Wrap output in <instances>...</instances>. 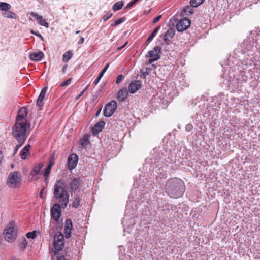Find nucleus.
I'll use <instances>...</instances> for the list:
<instances>
[{
  "label": "nucleus",
  "instance_id": "obj_19",
  "mask_svg": "<svg viewBox=\"0 0 260 260\" xmlns=\"http://www.w3.org/2000/svg\"><path fill=\"white\" fill-rule=\"evenodd\" d=\"M47 90V87H45L43 88V89L41 90L40 95L38 98L37 104L39 106H42L43 103V100L45 98V94L46 93V91Z\"/></svg>",
  "mask_w": 260,
  "mask_h": 260
},
{
  "label": "nucleus",
  "instance_id": "obj_48",
  "mask_svg": "<svg viewBox=\"0 0 260 260\" xmlns=\"http://www.w3.org/2000/svg\"><path fill=\"white\" fill-rule=\"evenodd\" d=\"M57 260H69L68 258H66L63 255H60L59 256H57Z\"/></svg>",
  "mask_w": 260,
  "mask_h": 260
},
{
  "label": "nucleus",
  "instance_id": "obj_15",
  "mask_svg": "<svg viewBox=\"0 0 260 260\" xmlns=\"http://www.w3.org/2000/svg\"><path fill=\"white\" fill-rule=\"evenodd\" d=\"M30 15L34 17L37 22L41 25L44 26L46 28L49 27V23L46 22L45 19H44L43 17L41 16H39L36 13L31 12L30 13Z\"/></svg>",
  "mask_w": 260,
  "mask_h": 260
},
{
  "label": "nucleus",
  "instance_id": "obj_12",
  "mask_svg": "<svg viewBox=\"0 0 260 260\" xmlns=\"http://www.w3.org/2000/svg\"><path fill=\"white\" fill-rule=\"evenodd\" d=\"M43 165L42 164H37L34 167L30 173L31 181H37L39 179V176L41 174L40 171Z\"/></svg>",
  "mask_w": 260,
  "mask_h": 260
},
{
  "label": "nucleus",
  "instance_id": "obj_31",
  "mask_svg": "<svg viewBox=\"0 0 260 260\" xmlns=\"http://www.w3.org/2000/svg\"><path fill=\"white\" fill-rule=\"evenodd\" d=\"M81 144L83 146H86L88 145V139L87 138V137L84 136L83 138V139H82L81 140Z\"/></svg>",
  "mask_w": 260,
  "mask_h": 260
},
{
  "label": "nucleus",
  "instance_id": "obj_62",
  "mask_svg": "<svg viewBox=\"0 0 260 260\" xmlns=\"http://www.w3.org/2000/svg\"><path fill=\"white\" fill-rule=\"evenodd\" d=\"M80 31L79 30H77V31H76V34H79V33H80Z\"/></svg>",
  "mask_w": 260,
  "mask_h": 260
},
{
  "label": "nucleus",
  "instance_id": "obj_29",
  "mask_svg": "<svg viewBox=\"0 0 260 260\" xmlns=\"http://www.w3.org/2000/svg\"><path fill=\"white\" fill-rule=\"evenodd\" d=\"M205 0H191L190 5L193 7H197L202 4Z\"/></svg>",
  "mask_w": 260,
  "mask_h": 260
},
{
  "label": "nucleus",
  "instance_id": "obj_54",
  "mask_svg": "<svg viewBox=\"0 0 260 260\" xmlns=\"http://www.w3.org/2000/svg\"><path fill=\"white\" fill-rule=\"evenodd\" d=\"M84 38L82 37H80V38L79 40L78 41V43L79 44H81L84 42Z\"/></svg>",
  "mask_w": 260,
  "mask_h": 260
},
{
  "label": "nucleus",
  "instance_id": "obj_26",
  "mask_svg": "<svg viewBox=\"0 0 260 260\" xmlns=\"http://www.w3.org/2000/svg\"><path fill=\"white\" fill-rule=\"evenodd\" d=\"M124 2L123 1H120L116 2L113 6V10L114 11H117L120 10L124 5Z\"/></svg>",
  "mask_w": 260,
  "mask_h": 260
},
{
  "label": "nucleus",
  "instance_id": "obj_1",
  "mask_svg": "<svg viewBox=\"0 0 260 260\" xmlns=\"http://www.w3.org/2000/svg\"><path fill=\"white\" fill-rule=\"evenodd\" d=\"M30 123L27 120L16 121L12 129V135L18 143L24 144L29 134Z\"/></svg>",
  "mask_w": 260,
  "mask_h": 260
},
{
  "label": "nucleus",
  "instance_id": "obj_30",
  "mask_svg": "<svg viewBox=\"0 0 260 260\" xmlns=\"http://www.w3.org/2000/svg\"><path fill=\"white\" fill-rule=\"evenodd\" d=\"M51 168H52L50 167V166H47V168L45 169V170L44 171L43 175H44V177H46V178L45 179V181L47 180L46 177L49 175V174L50 173V171H51Z\"/></svg>",
  "mask_w": 260,
  "mask_h": 260
},
{
  "label": "nucleus",
  "instance_id": "obj_47",
  "mask_svg": "<svg viewBox=\"0 0 260 260\" xmlns=\"http://www.w3.org/2000/svg\"><path fill=\"white\" fill-rule=\"evenodd\" d=\"M45 190V188H43L40 191L39 196H40V197L42 199H43L44 198L43 194L44 193Z\"/></svg>",
  "mask_w": 260,
  "mask_h": 260
},
{
  "label": "nucleus",
  "instance_id": "obj_20",
  "mask_svg": "<svg viewBox=\"0 0 260 260\" xmlns=\"http://www.w3.org/2000/svg\"><path fill=\"white\" fill-rule=\"evenodd\" d=\"M44 56V53L42 51L32 52L30 54V58L34 61L40 60Z\"/></svg>",
  "mask_w": 260,
  "mask_h": 260
},
{
  "label": "nucleus",
  "instance_id": "obj_6",
  "mask_svg": "<svg viewBox=\"0 0 260 260\" xmlns=\"http://www.w3.org/2000/svg\"><path fill=\"white\" fill-rule=\"evenodd\" d=\"M21 181V176L19 172L15 171L11 173L7 180L8 185L12 188H15Z\"/></svg>",
  "mask_w": 260,
  "mask_h": 260
},
{
  "label": "nucleus",
  "instance_id": "obj_43",
  "mask_svg": "<svg viewBox=\"0 0 260 260\" xmlns=\"http://www.w3.org/2000/svg\"><path fill=\"white\" fill-rule=\"evenodd\" d=\"M112 15V13H111L110 14H107L105 15L103 18V20L104 21H107L108 19H109L111 17Z\"/></svg>",
  "mask_w": 260,
  "mask_h": 260
},
{
  "label": "nucleus",
  "instance_id": "obj_52",
  "mask_svg": "<svg viewBox=\"0 0 260 260\" xmlns=\"http://www.w3.org/2000/svg\"><path fill=\"white\" fill-rule=\"evenodd\" d=\"M160 26H157V27L154 29V30L153 31V32L155 35H156V34L157 33V32L158 31V30L160 29Z\"/></svg>",
  "mask_w": 260,
  "mask_h": 260
},
{
  "label": "nucleus",
  "instance_id": "obj_22",
  "mask_svg": "<svg viewBox=\"0 0 260 260\" xmlns=\"http://www.w3.org/2000/svg\"><path fill=\"white\" fill-rule=\"evenodd\" d=\"M175 30L172 28H170L165 33L164 39L167 42L168 41H170L174 36Z\"/></svg>",
  "mask_w": 260,
  "mask_h": 260
},
{
  "label": "nucleus",
  "instance_id": "obj_18",
  "mask_svg": "<svg viewBox=\"0 0 260 260\" xmlns=\"http://www.w3.org/2000/svg\"><path fill=\"white\" fill-rule=\"evenodd\" d=\"M128 90L126 88H123L120 89L117 96V99L119 102L123 101L125 100L128 94Z\"/></svg>",
  "mask_w": 260,
  "mask_h": 260
},
{
  "label": "nucleus",
  "instance_id": "obj_38",
  "mask_svg": "<svg viewBox=\"0 0 260 260\" xmlns=\"http://www.w3.org/2000/svg\"><path fill=\"white\" fill-rule=\"evenodd\" d=\"M155 36L156 35L153 32H152L147 38L146 42H150L152 40V39L155 37Z\"/></svg>",
  "mask_w": 260,
  "mask_h": 260
},
{
  "label": "nucleus",
  "instance_id": "obj_34",
  "mask_svg": "<svg viewBox=\"0 0 260 260\" xmlns=\"http://www.w3.org/2000/svg\"><path fill=\"white\" fill-rule=\"evenodd\" d=\"M72 223L71 220L68 219L66 221V225H65V229H69L70 230H72Z\"/></svg>",
  "mask_w": 260,
  "mask_h": 260
},
{
  "label": "nucleus",
  "instance_id": "obj_59",
  "mask_svg": "<svg viewBox=\"0 0 260 260\" xmlns=\"http://www.w3.org/2000/svg\"><path fill=\"white\" fill-rule=\"evenodd\" d=\"M88 87H89V85H88L87 86H86V87L85 88V89H84V90H83V91L84 92H85V91H86V90H87V89H88Z\"/></svg>",
  "mask_w": 260,
  "mask_h": 260
},
{
  "label": "nucleus",
  "instance_id": "obj_53",
  "mask_svg": "<svg viewBox=\"0 0 260 260\" xmlns=\"http://www.w3.org/2000/svg\"><path fill=\"white\" fill-rule=\"evenodd\" d=\"M192 129V126L191 124H188L186 126V129L189 131Z\"/></svg>",
  "mask_w": 260,
  "mask_h": 260
},
{
  "label": "nucleus",
  "instance_id": "obj_56",
  "mask_svg": "<svg viewBox=\"0 0 260 260\" xmlns=\"http://www.w3.org/2000/svg\"><path fill=\"white\" fill-rule=\"evenodd\" d=\"M148 74H149V71H148V69H146V71L143 73V75H144V77H145L146 75H148Z\"/></svg>",
  "mask_w": 260,
  "mask_h": 260
},
{
  "label": "nucleus",
  "instance_id": "obj_41",
  "mask_svg": "<svg viewBox=\"0 0 260 260\" xmlns=\"http://www.w3.org/2000/svg\"><path fill=\"white\" fill-rule=\"evenodd\" d=\"M18 144L17 145L15 148L14 151V155H15L19 150V149L22 146L23 144H21V143H18Z\"/></svg>",
  "mask_w": 260,
  "mask_h": 260
},
{
  "label": "nucleus",
  "instance_id": "obj_16",
  "mask_svg": "<svg viewBox=\"0 0 260 260\" xmlns=\"http://www.w3.org/2000/svg\"><path fill=\"white\" fill-rule=\"evenodd\" d=\"M26 108L25 107L21 108L18 112V115L16 117V121H25V120H23V119L26 116Z\"/></svg>",
  "mask_w": 260,
  "mask_h": 260
},
{
  "label": "nucleus",
  "instance_id": "obj_44",
  "mask_svg": "<svg viewBox=\"0 0 260 260\" xmlns=\"http://www.w3.org/2000/svg\"><path fill=\"white\" fill-rule=\"evenodd\" d=\"M109 64L108 63L107 64L105 67L103 68V69L102 70V71L101 72V74H102V75H104V73H105V72L107 71V70L108 69V67H109Z\"/></svg>",
  "mask_w": 260,
  "mask_h": 260
},
{
  "label": "nucleus",
  "instance_id": "obj_57",
  "mask_svg": "<svg viewBox=\"0 0 260 260\" xmlns=\"http://www.w3.org/2000/svg\"><path fill=\"white\" fill-rule=\"evenodd\" d=\"M2 159H3V154H2V152L0 151V162H1Z\"/></svg>",
  "mask_w": 260,
  "mask_h": 260
},
{
  "label": "nucleus",
  "instance_id": "obj_58",
  "mask_svg": "<svg viewBox=\"0 0 260 260\" xmlns=\"http://www.w3.org/2000/svg\"><path fill=\"white\" fill-rule=\"evenodd\" d=\"M66 69H67V66H66L63 67L62 70L64 73L66 72Z\"/></svg>",
  "mask_w": 260,
  "mask_h": 260
},
{
  "label": "nucleus",
  "instance_id": "obj_28",
  "mask_svg": "<svg viewBox=\"0 0 260 260\" xmlns=\"http://www.w3.org/2000/svg\"><path fill=\"white\" fill-rule=\"evenodd\" d=\"M73 56L72 53L70 51L66 52L62 56V60L64 62H68Z\"/></svg>",
  "mask_w": 260,
  "mask_h": 260
},
{
  "label": "nucleus",
  "instance_id": "obj_27",
  "mask_svg": "<svg viewBox=\"0 0 260 260\" xmlns=\"http://www.w3.org/2000/svg\"><path fill=\"white\" fill-rule=\"evenodd\" d=\"M80 201V197L79 196H76L72 203L73 207L77 208L79 206Z\"/></svg>",
  "mask_w": 260,
  "mask_h": 260
},
{
  "label": "nucleus",
  "instance_id": "obj_32",
  "mask_svg": "<svg viewBox=\"0 0 260 260\" xmlns=\"http://www.w3.org/2000/svg\"><path fill=\"white\" fill-rule=\"evenodd\" d=\"M124 20L125 19L124 18L118 19L117 20H116L114 23L111 24V26H117L122 23L124 21Z\"/></svg>",
  "mask_w": 260,
  "mask_h": 260
},
{
  "label": "nucleus",
  "instance_id": "obj_10",
  "mask_svg": "<svg viewBox=\"0 0 260 260\" xmlns=\"http://www.w3.org/2000/svg\"><path fill=\"white\" fill-rule=\"evenodd\" d=\"M160 50L161 49L159 47L155 46L152 50L149 52V56L150 58L148 61V64H151L160 58Z\"/></svg>",
  "mask_w": 260,
  "mask_h": 260
},
{
  "label": "nucleus",
  "instance_id": "obj_13",
  "mask_svg": "<svg viewBox=\"0 0 260 260\" xmlns=\"http://www.w3.org/2000/svg\"><path fill=\"white\" fill-rule=\"evenodd\" d=\"M142 87V82L140 80L132 81L128 86V91L131 94L136 93Z\"/></svg>",
  "mask_w": 260,
  "mask_h": 260
},
{
  "label": "nucleus",
  "instance_id": "obj_3",
  "mask_svg": "<svg viewBox=\"0 0 260 260\" xmlns=\"http://www.w3.org/2000/svg\"><path fill=\"white\" fill-rule=\"evenodd\" d=\"M54 196L56 201L65 208L69 202V194L66 190L64 182L62 180L57 181L54 185Z\"/></svg>",
  "mask_w": 260,
  "mask_h": 260
},
{
  "label": "nucleus",
  "instance_id": "obj_39",
  "mask_svg": "<svg viewBox=\"0 0 260 260\" xmlns=\"http://www.w3.org/2000/svg\"><path fill=\"white\" fill-rule=\"evenodd\" d=\"M138 0H133L130 2L125 7V9H128L130 7H131L133 5H134L135 4H136Z\"/></svg>",
  "mask_w": 260,
  "mask_h": 260
},
{
  "label": "nucleus",
  "instance_id": "obj_51",
  "mask_svg": "<svg viewBox=\"0 0 260 260\" xmlns=\"http://www.w3.org/2000/svg\"><path fill=\"white\" fill-rule=\"evenodd\" d=\"M160 26H157V27L154 29V30L153 31V32L155 35H156V34L157 33V32L158 31V30L160 29Z\"/></svg>",
  "mask_w": 260,
  "mask_h": 260
},
{
  "label": "nucleus",
  "instance_id": "obj_46",
  "mask_svg": "<svg viewBox=\"0 0 260 260\" xmlns=\"http://www.w3.org/2000/svg\"><path fill=\"white\" fill-rule=\"evenodd\" d=\"M127 43H128V42H127V41H126V42L124 43V44H123V45H122V46H120V47H118V48H117V50L118 51H120V50H121L123 48H124V47H125V46L127 44Z\"/></svg>",
  "mask_w": 260,
  "mask_h": 260
},
{
  "label": "nucleus",
  "instance_id": "obj_2",
  "mask_svg": "<svg viewBox=\"0 0 260 260\" xmlns=\"http://www.w3.org/2000/svg\"><path fill=\"white\" fill-rule=\"evenodd\" d=\"M165 189L167 193L172 198L181 197L185 191L183 182L177 178L169 180L166 184Z\"/></svg>",
  "mask_w": 260,
  "mask_h": 260
},
{
  "label": "nucleus",
  "instance_id": "obj_14",
  "mask_svg": "<svg viewBox=\"0 0 260 260\" xmlns=\"http://www.w3.org/2000/svg\"><path fill=\"white\" fill-rule=\"evenodd\" d=\"M78 157L76 154H72L68 159V163L70 170L74 169L77 164Z\"/></svg>",
  "mask_w": 260,
  "mask_h": 260
},
{
  "label": "nucleus",
  "instance_id": "obj_25",
  "mask_svg": "<svg viewBox=\"0 0 260 260\" xmlns=\"http://www.w3.org/2000/svg\"><path fill=\"white\" fill-rule=\"evenodd\" d=\"M11 8V6L5 2H0V10L5 12L6 10H10Z\"/></svg>",
  "mask_w": 260,
  "mask_h": 260
},
{
  "label": "nucleus",
  "instance_id": "obj_55",
  "mask_svg": "<svg viewBox=\"0 0 260 260\" xmlns=\"http://www.w3.org/2000/svg\"><path fill=\"white\" fill-rule=\"evenodd\" d=\"M84 92L82 90L80 93L76 98V100H78L79 99L83 94H84Z\"/></svg>",
  "mask_w": 260,
  "mask_h": 260
},
{
  "label": "nucleus",
  "instance_id": "obj_50",
  "mask_svg": "<svg viewBox=\"0 0 260 260\" xmlns=\"http://www.w3.org/2000/svg\"><path fill=\"white\" fill-rule=\"evenodd\" d=\"M101 110H102V107H100V108H99L98 109V110L96 111L95 114V117H97L100 114L101 112Z\"/></svg>",
  "mask_w": 260,
  "mask_h": 260
},
{
  "label": "nucleus",
  "instance_id": "obj_4",
  "mask_svg": "<svg viewBox=\"0 0 260 260\" xmlns=\"http://www.w3.org/2000/svg\"><path fill=\"white\" fill-rule=\"evenodd\" d=\"M4 234L5 239L9 242H12L16 239L17 228L14 221H10L6 226Z\"/></svg>",
  "mask_w": 260,
  "mask_h": 260
},
{
  "label": "nucleus",
  "instance_id": "obj_9",
  "mask_svg": "<svg viewBox=\"0 0 260 260\" xmlns=\"http://www.w3.org/2000/svg\"><path fill=\"white\" fill-rule=\"evenodd\" d=\"M117 107V102L114 101H111L108 103L105 106L104 110V115L106 117H109L115 111Z\"/></svg>",
  "mask_w": 260,
  "mask_h": 260
},
{
  "label": "nucleus",
  "instance_id": "obj_42",
  "mask_svg": "<svg viewBox=\"0 0 260 260\" xmlns=\"http://www.w3.org/2000/svg\"><path fill=\"white\" fill-rule=\"evenodd\" d=\"M30 33L32 34H34L37 36H38L39 37H40L41 39V40H43V36L40 33L35 31L33 29H31L30 30Z\"/></svg>",
  "mask_w": 260,
  "mask_h": 260
},
{
  "label": "nucleus",
  "instance_id": "obj_23",
  "mask_svg": "<svg viewBox=\"0 0 260 260\" xmlns=\"http://www.w3.org/2000/svg\"><path fill=\"white\" fill-rule=\"evenodd\" d=\"M2 15L4 17L7 18H12V19H16V16L15 13L14 12L9 11V10H6L5 12H4L2 13Z\"/></svg>",
  "mask_w": 260,
  "mask_h": 260
},
{
  "label": "nucleus",
  "instance_id": "obj_49",
  "mask_svg": "<svg viewBox=\"0 0 260 260\" xmlns=\"http://www.w3.org/2000/svg\"><path fill=\"white\" fill-rule=\"evenodd\" d=\"M54 163V161L52 159H50V160H49V161L48 162V166L50 165V167L52 168Z\"/></svg>",
  "mask_w": 260,
  "mask_h": 260
},
{
  "label": "nucleus",
  "instance_id": "obj_11",
  "mask_svg": "<svg viewBox=\"0 0 260 260\" xmlns=\"http://www.w3.org/2000/svg\"><path fill=\"white\" fill-rule=\"evenodd\" d=\"M191 24L190 20L186 18L181 19L176 24V29L179 32H182L189 28Z\"/></svg>",
  "mask_w": 260,
  "mask_h": 260
},
{
  "label": "nucleus",
  "instance_id": "obj_35",
  "mask_svg": "<svg viewBox=\"0 0 260 260\" xmlns=\"http://www.w3.org/2000/svg\"><path fill=\"white\" fill-rule=\"evenodd\" d=\"M71 81H72V79L71 78H69L68 79V80H67L66 81H64L63 82H62L61 84H60V86H68L70 84L71 82Z\"/></svg>",
  "mask_w": 260,
  "mask_h": 260
},
{
  "label": "nucleus",
  "instance_id": "obj_60",
  "mask_svg": "<svg viewBox=\"0 0 260 260\" xmlns=\"http://www.w3.org/2000/svg\"><path fill=\"white\" fill-rule=\"evenodd\" d=\"M23 244L24 245V246H25V247H26V244H27V243H26V240H24V241Z\"/></svg>",
  "mask_w": 260,
  "mask_h": 260
},
{
  "label": "nucleus",
  "instance_id": "obj_37",
  "mask_svg": "<svg viewBox=\"0 0 260 260\" xmlns=\"http://www.w3.org/2000/svg\"><path fill=\"white\" fill-rule=\"evenodd\" d=\"M124 79V77L122 75H119L116 80V83L119 84Z\"/></svg>",
  "mask_w": 260,
  "mask_h": 260
},
{
  "label": "nucleus",
  "instance_id": "obj_45",
  "mask_svg": "<svg viewBox=\"0 0 260 260\" xmlns=\"http://www.w3.org/2000/svg\"><path fill=\"white\" fill-rule=\"evenodd\" d=\"M162 16L161 15H159L157 16L153 21V22L154 23H157L159 20L161 18Z\"/></svg>",
  "mask_w": 260,
  "mask_h": 260
},
{
  "label": "nucleus",
  "instance_id": "obj_5",
  "mask_svg": "<svg viewBox=\"0 0 260 260\" xmlns=\"http://www.w3.org/2000/svg\"><path fill=\"white\" fill-rule=\"evenodd\" d=\"M64 237L60 232H57L54 236L53 249L51 252V256L53 258L55 257V251H60L64 247Z\"/></svg>",
  "mask_w": 260,
  "mask_h": 260
},
{
  "label": "nucleus",
  "instance_id": "obj_17",
  "mask_svg": "<svg viewBox=\"0 0 260 260\" xmlns=\"http://www.w3.org/2000/svg\"><path fill=\"white\" fill-rule=\"evenodd\" d=\"M105 123L104 121H100L97 123L92 128V133L94 135H97L103 129Z\"/></svg>",
  "mask_w": 260,
  "mask_h": 260
},
{
  "label": "nucleus",
  "instance_id": "obj_63",
  "mask_svg": "<svg viewBox=\"0 0 260 260\" xmlns=\"http://www.w3.org/2000/svg\"><path fill=\"white\" fill-rule=\"evenodd\" d=\"M12 260H18V259H16V258H13L12 259Z\"/></svg>",
  "mask_w": 260,
  "mask_h": 260
},
{
  "label": "nucleus",
  "instance_id": "obj_7",
  "mask_svg": "<svg viewBox=\"0 0 260 260\" xmlns=\"http://www.w3.org/2000/svg\"><path fill=\"white\" fill-rule=\"evenodd\" d=\"M82 180L80 178H71L66 184L64 183V187L72 193L77 191L80 188Z\"/></svg>",
  "mask_w": 260,
  "mask_h": 260
},
{
  "label": "nucleus",
  "instance_id": "obj_61",
  "mask_svg": "<svg viewBox=\"0 0 260 260\" xmlns=\"http://www.w3.org/2000/svg\"><path fill=\"white\" fill-rule=\"evenodd\" d=\"M120 45V41H118L117 42V44H116V46H119Z\"/></svg>",
  "mask_w": 260,
  "mask_h": 260
},
{
  "label": "nucleus",
  "instance_id": "obj_33",
  "mask_svg": "<svg viewBox=\"0 0 260 260\" xmlns=\"http://www.w3.org/2000/svg\"><path fill=\"white\" fill-rule=\"evenodd\" d=\"M36 236V231L28 232L26 234V237L28 239H34L35 238Z\"/></svg>",
  "mask_w": 260,
  "mask_h": 260
},
{
  "label": "nucleus",
  "instance_id": "obj_8",
  "mask_svg": "<svg viewBox=\"0 0 260 260\" xmlns=\"http://www.w3.org/2000/svg\"><path fill=\"white\" fill-rule=\"evenodd\" d=\"M61 205L58 203L54 204L50 210L51 217L57 222L62 223V220L60 218L61 215Z\"/></svg>",
  "mask_w": 260,
  "mask_h": 260
},
{
  "label": "nucleus",
  "instance_id": "obj_40",
  "mask_svg": "<svg viewBox=\"0 0 260 260\" xmlns=\"http://www.w3.org/2000/svg\"><path fill=\"white\" fill-rule=\"evenodd\" d=\"M103 76V75H102V74L100 73V74L99 75V76H98L96 79L94 81V83L95 85H96L98 84V83L100 82L101 79L102 78V77Z\"/></svg>",
  "mask_w": 260,
  "mask_h": 260
},
{
  "label": "nucleus",
  "instance_id": "obj_24",
  "mask_svg": "<svg viewBox=\"0 0 260 260\" xmlns=\"http://www.w3.org/2000/svg\"><path fill=\"white\" fill-rule=\"evenodd\" d=\"M193 6H186L183 10L182 13H184V15H189L190 14H193Z\"/></svg>",
  "mask_w": 260,
  "mask_h": 260
},
{
  "label": "nucleus",
  "instance_id": "obj_36",
  "mask_svg": "<svg viewBox=\"0 0 260 260\" xmlns=\"http://www.w3.org/2000/svg\"><path fill=\"white\" fill-rule=\"evenodd\" d=\"M64 234L65 237L67 239L71 237V230H70L69 229H64Z\"/></svg>",
  "mask_w": 260,
  "mask_h": 260
},
{
  "label": "nucleus",
  "instance_id": "obj_21",
  "mask_svg": "<svg viewBox=\"0 0 260 260\" xmlns=\"http://www.w3.org/2000/svg\"><path fill=\"white\" fill-rule=\"evenodd\" d=\"M30 148V145L29 144H27L21 151L20 155L22 159H26L27 158Z\"/></svg>",
  "mask_w": 260,
  "mask_h": 260
}]
</instances>
